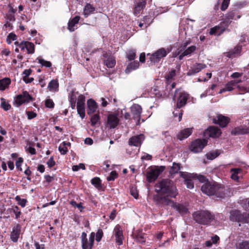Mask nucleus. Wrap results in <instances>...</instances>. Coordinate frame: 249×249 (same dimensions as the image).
Listing matches in <instances>:
<instances>
[{"instance_id":"obj_1","label":"nucleus","mask_w":249,"mask_h":249,"mask_svg":"<svg viewBox=\"0 0 249 249\" xmlns=\"http://www.w3.org/2000/svg\"><path fill=\"white\" fill-rule=\"evenodd\" d=\"M155 192L159 194L154 196L156 204L160 206H173L174 202L169 197H175L178 194L174 182L169 179H163L157 183Z\"/></svg>"},{"instance_id":"obj_2","label":"nucleus","mask_w":249,"mask_h":249,"mask_svg":"<svg viewBox=\"0 0 249 249\" xmlns=\"http://www.w3.org/2000/svg\"><path fill=\"white\" fill-rule=\"evenodd\" d=\"M201 190L208 196H214L218 198L226 197L229 192L227 188L215 182H206L202 185Z\"/></svg>"},{"instance_id":"obj_3","label":"nucleus","mask_w":249,"mask_h":249,"mask_svg":"<svg viewBox=\"0 0 249 249\" xmlns=\"http://www.w3.org/2000/svg\"><path fill=\"white\" fill-rule=\"evenodd\" d=\"M193 218L198 224L207 225L214 219V215L208 211H198L193 214Z\"/></svg>"},{"instance_id":"obj_4","label":"nucleus","mask_w":249,"mask_h":249,"mask_svg":"<svg viewBox=\"0 0 249 249\" xmlns=\"http://www.w3.org/2000/svg\"><path fill=\"white\" fill-rule=\"evenodd\" d=\"M188 94L180 89H177L175 92L173 97V100L177 101L176 107L177 108H180L184 106L188 99Z\"/></svg>"},{"instance_id":"obj_5","label":"nucleus","mask_w":249,"mask_h":249,"mask_svg":"<svg viewBox=\"0 0 249 249\" xmlns=\"http://www.w3.org/2000/svg\"><path fill=\"white\" fill-rule=\"evenodd\" d=\"M234 14L233 12H230L226 16L227 20L223 21L220 23V26H215L211 29L210 34L211 35L217 34L220 35L225 30L226 27H228L230 24V19L234 18Z\"/></svg>"},{"instance_id":"obj_6","label":"nucleus","mask_w":249,"mask_h":249,"mask_svg":"<svg viewBox=\"0 0 249 249\" xmlns=\"http://www.w3.org/2000/svg\"><path fill=\"white\" fill-rule=\"evenodd\" d=\"M94 232H91L88 241L87 234L83 232L81 235L82 247L83 249H92L95 238Z\"/></svg>"},{"instance_id":"obj_7","label":"nucleus","mask_w":249,"mask_h":249,"mask_svg":"<svg viewBox=\"0 0 249 249\" xmlns=\"http://www.w3.org/2000/svg\"><path fill=\"white\" fill-rule=\"evenodd\" d=\"M164 167H155L151 168L146 173V178L148 181L151 182L155 181L164 170Z\"/></svg>"},{"instance_id":"obj_8","label":"nucleus","mask_w":249,"mask_h":249,"mask_svg":"<svg viewBox=\"0 0 249 249\" xmlns=\"http://www.w3.org/2000/svg\"><path fill=\"white\" fill-rule=\"evenodd\" d=\"M206 144V140L197 139L192 143L190 150L195 153L199 152L202 151Z\"/></svg>"},{"instance_id":"obj_9","label":"nucleus","mask_w":249,"mask_h":249,"mask_svg":"<svg viewBox=\"0 0 249 249\" xmlns=\"http://www.w3.org/2000/svg\"><path fill=\"white\" fill-rule=\"evenodd\" d=\"M85 97L83 95L78 96L77 103V110L78 114L82 119L85 116Z\"/></svg>"},{"instance_id":"obj_10","label":"nucleus","mask_w":249,"mask_h":249,"mask_svg":"<svg viewBox=\"0 0 249 249\" xmlns=\"http://www.w3.org/2000/svg\"><path fill=\"white\" fill-rule=\"evenodd\" d=\"M167 55V52L165 49L162 48L159 49L154 53L150 55V60L151 62H158L161 58L165 57Z\"/></svg>"},{"instance_id":"obj_11","label":"nucleus","mask_w":249,"mask_h":249,"mask_svg":"<svg viewBox=\"0 0 249 249\" xmlns=\"http://www.w3.org/2000/svg\"><path fill=\"white\" fill-rule=\"evenodd\" d=\"M32 100V98L29 93L26 91H23L22 94L18 95L16 97L15 101V103L18 107L24 103H28Z\"/></svg>"},{"instance_id":"obj_12","label":"nucleus","mask_w":249,"mask_h":249,"mask_svg":"<svg viewBox=\"0 0 249 249\" xmlns=\"http://www.w3.org/2000/svg\"><path fill=\"white\" fill-rule=\"evenodd\" d=\"M221 134L220 129L216 126H210L204 132V136L206 138L212 137L217 138Z\"/></svg>"},{"instance_id":"obj_13","label":"nucleus","mask_w":249,"mask_h":249,"mask_svg":"<svg viewBox=\"0 0 249 249\" xmlns=\"http://www.w3.org/2000/svg\"><path fill=\"white\" fill-rule=\"evenodd\" d=\"M131 112L133 116L134 119H137L138 122L137 124H140V119L141 118V114L142 111L141 107L138 104H134L130 107Z\"/></svg>"},{"instance_id":"obj_14","label":"nucleus","mask_w":249,"mask_h":249,"mask_svg":"<svg viewBox=\"0 0 249 249\" xmlns=\"http://www.w3.org/2000/svg\"><path fill=\"white\" fill-rule=\"evenodd\" d=\"M188 45V43L186 42L184 43V45L183 46V47L182 48V49H180L179 51H178L177 53V54L178 55L180 54L179 56V59L181 60L182 59L183 57L185 56H187L188 55L192 53L193 52H194L196 49V47L195 46H191L189 47L188 48H187L186 50H185L183 53H181V52L182 51V50H184L187 45Z\"/></svg>"},{"instance_id":"obj_15","label":"nucleus","mask_w":249,"mask_h":249,"mask_svg":"<svg viewBox=\"0 0 249 249\" xmlns=\"http://www.w3.org/2000/svg\"><path fill=\"white\" fill-rule=\"evenodd\" d=\"M230 119L221 114H219L217 116V118H214L213 122L214 123L218 124L222 127H225L227 124L229 123Z\"/></svg>"},{"instance_id":"obj_16","label":"nucleus","mask_w":249,"mask_h":249,"mask_svg":"<svg viewBox=\"0 0 249 249\" xmlns=\"http://www.w3.org/2000/svg\"><path fill=\"white\" fill-rule=\"evenodd\" d=\"M144 139V136L143 134L132 137L129 140V144L130 145L135 146H139L141 144L142 142Z\"/></svg>"},{"instance_id":"obj_17","label":"nucleus","mask_w":249,"mask_h":249,"mask_svg":"<svg viewBox=\"0 0 249 249\" xmlns=\"http://www.w3.org/2000/svg\"><path fill=\"white\" fill-rule=\"evenodd\" d=\"M114 235L116 237V241L118 245L123 244V231L119 225H116L114 229Z\"/></svg>"},{"instance_id":"obj_18","label":"nucleus","mask_w":249,"mask_h":249,"mask_svg":"<svg viewBox=\"0 0 249 249\" xmlns=\"http://www.w3.org/2000/svg\"><path fill=\"white\" fill-rule=\"evenodd\" d=\"M20 226L18 224L13 227L10 235L11 239L13 242H17L18 241L20 233Z\"/></svg>"},{"instance_id":"obj_19","label":"nucleus","mask_w":249,"mask_h":249,"mask_svg":"<svg viewBox=\"0 0 249 249\" xmlns=\"http://www.w3.org/2000/svg\"><path fill=\"white\" fill-rule=\"evenodd\" d=\"M103 56L105 57L104 64L109 68H113L116 64V60L114 57L108 56L107 53L103 54Z\"/></svg>"},{"instance_id":"obj_20","label":"nucleus","mask_w":249,"mask_h":249,"mask_svg":"<svg viewBox=\"0 0 249 249\" xmlns=\"http://www.w3.org/2000/svg\"><path fill=\"white\" fill-rule=\"evenodd\" d=\"M133 238L137 242L143 244L145 242V234L142 231H136L132 234Z\"/></svg>"},{"instance_id":"obj_21","label":"nucleus","mask_w":249,"mask_h":249,"mask_svg":"<svg viewBox=\"0 0 249 249\" xmlns=\"http://www.w3.org/2000/svg\"><path fill=\"white\" fill-rule=\"evenodd\" d=\"M206 67V66L205 64L196 63L191 68V69L187 72V75H191L196 73Z\"/></svg>"},{"instance_id":"obj_22","label":"nucleus","mask_w":249,"mask_h":249,"mask_svg":"<svg viewBox=\"0 0 249 249\" xmlns=\"http://www.w3.org/2000/svg\"><path fill=\"white\" fill-rule=\"evenodd\" d=\"M119 119L116 115L110 114L107 117V124L110 128H115L119 124Z\"/></svg>"},{"instance_id":"obj_23","label":"nucleus","mask_w":249,"mask_h":249,"mask_svg":"<svg viewBox=\"0 0 249 249\" xmlns=\"http://www.w3.org/2000/svg\"><path fill=\"white\" fill-rule=\"evenodd\" d=\"M87 106V113L89 115H90L94 113L98 107L97 103L93 100L91 99L88 100Z\"/></svg>"},{"instance_id":"obj_24","label":"nucleus","mask_w":249,"mask_h":249,"mask_svg":"<svg viewBox=\"0 0 249 249\" xmlns=\"http://www.w3.org/2000/svg\"><path fill=\"white\" fill-rule=\"evenodd\" d=\"M231 178L236 181H238L239 177L242 176V170L240 168H232L231 169Z\"/></svg>"},{"instance_id":"obj_25","label":"nucleus","mask_w":249,"mask_h":249,"mask_svg":"<svg viewBox=\"0 0 249 249\" xmlns=\"http://www.w3.org/2000/svg\"><path fill=\"white\" fill-rule=\"evenodd\" d=\"M192 132V128H187L181 130L178 135V138L181 140L183 139L187 138Z\"/></svg>"},{"instance_id":"obj_26","label":"nucleus","mask_w":249,"mask_h":249,"mask_svg":"<svg viewBox=\"0 0 249 249\" xmlns=\"http://www.w3.org/2000/svg\"><path fill=\"white\" fill-rule=\"evenodd\" d=\"M80 19V17L76 16L70 20L68 23V29L70 32H73L74 31V26L75 24L78 23Z\"/></svg>"},{"instance_id":"obj_27","label":"nucleus","mask_w":249,"mask_h":249,"mask_svg":"<svg viewBox=\"0 0 249 249\" xmlns=\"http://www.w3.org/2000/svg\"><path fill=\"white\" fill-rule=\"evenodd\" d=\"M231 133L234 135L249 133V128L247 127H236L232 130Z\"/></svg>"},{"instance_id":"obj_28","label":"nucleus","mask_w":249,"mask_h":249,"mask_svg":"<svg viewBox=\"0 0 249 249\" xmlns=\"http://www.w3.org/2000/svg\"><path fill=\"white\" fill-rule=\"evenodd\" d=\"M139 62L137 61H134L132 62H131L127 65L125 71L126 73H128L132 70H135L138 69L139 67Z\"/></svg>"},{"instance_id":"obj_29","label":"nucleus","mask_w":249,"mask_h":249,"mask_svg":"<svg viewBox=\"0 0 249 249\" xmlns=\"http://www.w3.org/2000/svg\"><path fill=\"white\" fill-rule=\"evenodd\" d=\"M173 207H174L181 214L187 213L188 212V209L185 206L181 204L176 205L174 203V205Z\"/></svg>"},{"instance_id":"obj_30","label":"nucleus","mask_w":249,"mask_h":249,"mask_svg":"<svg viewBox=\"0 0 249 249\" xmlns=\"http://www.w3.org/2000/svg\"><path fill=\"white\" fill-rule=\"evenodd\" d=\"M94 8L90 4H87L84 9V15L85 17H87L94 11Z\"/></svg>"},{"instance_id":"obj_31","label":"nucleus","mask_w":249,"mask_h":249,"mask_svg":"<svg viewBox=\"0 0 249 249\" xmlns=\"http://www.w3.org/2000/svg\"><path fill=\"white\" fill-rule=\"evenodd\" d=\"M10 83L11 80L8 78H4L0 80V90H4Z\"/></svg>"},{"instance_id":"obj_32","label":"nucleus","mask_w":249,"mask_h":249,"mask_svg":"<svg viewBox=\"0 0 249 249\" xmlns=\"http://www.w3.org/2000/svg\"><path fill=\"white\" fill-rule=\"evenodd\" d=\"M58 83L57 80H52L49 83L48 88L50 91H55L58 89Z\"/></svg>"},{"instance_id":"obj_33","label":"nucleus","mask_w":249,"mask_h":249,"mask_svg":"<svg viewBox=\"0 0 249 249\" xmlns=\"http://www.w3.org/2000/svg\"><path fill=\"white\" fill-rule=\"evenodd\" d=\"M241 49V47L239 46H236L234 48L233 50H231L226 53V56L229 58H232L234 57V54L239 53Z\"/></svg>"},{"instance_id":"obj_34","label":"nucleus","mask_w":249,"mask_h":249,"mask_svg":"<svg viewBox=\"0 0 249 249\" xmlns=\"http://www.w3.org/2000/svg\"><path fill=\"white\" fill-rule=\"evenodd\" d=\"M180 164L177 163L175 162H174L173 163V165L171 167L170 170V174L171 175L175 174L178 172V171L180 170Z\"/></svg>"},{"instance_id":"obj_35","label":"nucleus","mask_w":249,"mask_h":249,"mask_svg":"<svg viewBox=\"0 0 249 249\" xmlns=\"http://www.w3.org/2000/svg\"><path fill=\"white\" fill-rule=\"evenodd\" d=\"M91 183L98 189H100L102 187L101 180L99 178L96 177L92 178L91 180Z\"/></svg>"},{"instance_id":"obj_36","label":"nucleus","mask_w":249,"mask_h":249,"mask_svg":"<svg viewBox=\"0 0 249 249\" xmlns=\"http://www.w3.org/2000/svg\"><path fill=\"white\" fill-rule=\"evenodd\" d=\"M26 49L28 53H33L35 51V45L30 42L26 41Z\"/></svg>"},{"instance_id":"obj_37","label":"nucleus","mask_w":249,"mask_h":249,"mask_svg":"<svg viewBox=\"0 0 249 249\" xmlns=\"http://www.w3.org/2000/svg\"><path fill=\"white\" fill-rule=\"evenodd\" d=\"M195 176L193 177L194 179H198L200 182L202 183H206L208 182V179L206 178L201 175H197L196 174H194Z\"/></svg>"},{"instance_id":"obj_38","label":"nucleus","mask_w":249,"mask_h":249,"mask_svg":"<svg viewBox=\"0 0 249 249\" xmlns=\"http://www.w3.org/2000/svg\"><path fill=\"white\" fill-rule=\"evenodd\" d=\"M1 107L4 110L7 111L10 109L11 108V105L8 104L4 99L1 98Z\"/></svg>"},{"instance_id":"obj_39","label":"nucleus","mask_w":249,"mask_h":249,"mask_svg":"<svg viewBox=\"0 0 249 249\" xmlns=\"http://www.w3.org/2000/svg\"><path fill=\"white\" fill-rule=\"evenodd\" d=\"M99 115L98 114H94V115H93L90 119L91 125L92 126H94L96 124H97L99 122Z\"/></svg>"},{"instance_id":"obj_40","label":"nucleus","mask_w":249,"mask_h":249,"mask_svg":"<svg viewBox=\"0 0 249 249\" xmlns=\"http://www.w3.org/2000/svg\"><path fill=\"white\" fill-rule=\"evenodd\" d=\"M38 63L40 64L42 66H45L47 68H50L52 66V64L50 61H46L42 58H38Z\"/></svg>"},{"instance_id":"obj_41","label":"nucleus","mask_w":249,"mask_h":249,"mask_svg":"<svg viewBox=\"0 0 249 249\" xmlns=\"http://www.w3.org/2000/svg\"><path fill=\"white\" fill-rule=\"evenodd\" d=\"M136 56V51L134 50H130L127 53V59L131 61L133 60L135 58Z\"/></svg>"},{"instance_id":"obj_42","label":"nucleus","mask_w":249,"mask_h":249,"mask_svg":"<svg viewBox=\"0 0 249 249\" xmlns=\"http://www.w3.org/2000/svg\"><path fill=\"white\" fill-rule=\"evenodd\" d=\"M179 174L180 176L184 178L185 180H187V179L190 178H193V177H195V176L194 174L184 173L182 172H180Z\"/></svg>"},{"instance_id":"obj_43","label":"nucleus","mask_w":249,"mask_h":249,"mask_svg":"<svg viewBox=\"0 0 249 249\" xmlns=\"http://www.w3.org/2000/svg\"><path fill=\"white\" fill-rule=\"evenodd\" d=\"M10 212H12L15 214L16 219H18L19 217L21 214V212L19 211V208L18 206H15L10 209Z\"/></svg>"},{"instance_id":"obj_44","label":"nucleus","mask_w":249,"mask_h":249,"mask_svg":"<svg viewBox=\"0 0 249 249\" xmlns=\"http://www.w3.org/2000/svg\"><path fill=\"white\" fill-rule=\"evenodd\" d=\"M219 153L217 151L207 153L206 156L208 159L213 160L218 156Z\"/></svg>"},{"instance_id":"obj_45","label":"nucleus","mask_w":249,"mask_h":249,"mask_svg":"<svg viewBox=\"0 0 249 249\" xmlns=\"http://www.w3.org/2000/svg\"><path fill=\"white\" fill-rule=\"evenodd\" d=\"M239 249H249V242L243 241L240 243L238 245Z\"/></svg>"},{"instance_id":"obj_46","label":"nucleus","mask_w":249,"mask_h":249,"mask_svg":"<svg viewBox=\"0 0 249 249\" xmlns=\"http://www.w3.org/2000/svg\"><path fill=\"white\" fill-rule=\"evenodd\" d=\"M193 178H190L187 179V180H184V183L186 185L187 187L189 189H193L194 187V182L192 180Z\"/></svg>"},{"instance_id":"obj_47","label":"nucleus","mask_w":249,"mask_h":249,"mask_svg":"<svg viewBox=\"0 0 249 249\" xmlns=\"http://www.w3.org/2000/svg\"><path fill=\"white\" fill-rule=\"evenodd\" d=\"M17 39L16 35L14 33H10L8 35L7 38V42L8 44L11 43V40H15Z\"/></svg>"},{"instance_id":"obj_48","label":"nucleus","mask_w":249,"mask_h":249,"mask_svg":"<svg viewBox=\"0 0 249 249\" xmlns=\"http://www.w3.org/2000/svg\"><path fill=\"white\" fill-rule=\"evenodd\" d=\"M117 177V174L116 171H112L110 173V175L108 177H107V180L108 181H112L115 179Z\"/></svg>"},{"instance_id":"obj_49","label":"nucleus","mask_w":249,"mask_h":249,"mask_svg":"<svg viewBox=\"0 0 249 249\" xmlns=\"http://www.w3.org/2000/svg\"><path fill=\"white\" fill-rule=\"evenodd\" d=\"M103 232L101 229H99L96 234V240L99 242L103 236Z\"/></svg>"},{"instance_id":"obj_50","label":"nucleus","mask_w":249,"mask_h":249,"mask_svg":"<svg viewBox=\"0 0 249 249\" xmlns=\"http://www.w3.org/2000/svg\"><path fill=\"white\" fill-rule=\"evenodd\" d=\"M176 75V70H172L170 73L166 76V80L168 82L171 79H172Z\"/></svg>"},{"instance_id":"obj_51","label":"nucleus","mask_w":249,"mask_h":249,"mask_svg":"<svg viewBox=\"0 0 249 249\" xmlns=\"http://www.w3.org/2000/svg\"><path fill=\"white\" fill-rule=\"evenodd\" d=\"M130 194L135 198H137L138 197V192L135 187H131L130 188Z\"/></svg>"},{"instance_id":"obj_52","label":"nucleus","mask_w":249,"mask_h":249,"mask_svg":"<svg viewBox=\"0 0 249 249\" xmlns=\"http://www.w3.org/2000/svg\"><path fill=\"white\" fill-rule=\"evenodd\" d=\"M45 106L47 107L53 108L54 103L53 100L50 99H46L45 101Z\"/></svg>"},{"instance_id":"obj_53","label":"nucleus","mask_w":249,"mask_h":249,"mask_svg":"<svg viewBox=\"0 0 249 249\" xmlns=\"http://www.w3.org/2000/svg\"><path fill=\"white\" fill-rule=\"evenodd\" d=\"M79 169H85V165L83 163H80L78 165H73L72 167V169L73 171H77Z\"/></svg>"},{"instance_id":"obj_54","label":"nucleus","mask_w":249,"mask_h":249,"mask_svg":"<svg viewBox=\"0 0 249 249\" xmlns=\"http://www.w3.org/2000/svg\"><path fill=\"white\" fill-rule=\"evenodd\" d=\"M230 0H223L221 6V10L224 11L228 8Z\"/></svg>"},{"instance_id":"obj_55","label":"nucleus","mask_w":249,"mask_h":249,"mask_svg":"<svg viewBox=\"0 0 249 249\" xmlns=\"http://www.w3.org/2000/svg\"><path fill=\"white\" fill-rule=\"evenodd\" d=\"M23 161V160L22 158L20 157L18 159V160L16 162V166L17 168L21 171L22 168H21V164Z\"/></svg>"},{"instance_id":"obj_56","label":"nucleus","mask_w":249,"mask_h":249,"mask_svg":"<svg viewBox=\"0 0 249 249\" xmlns=\"http://www.w3.org/2000/svg\"><path fill=\"white\" fill-rule=\"evenodd\" d=\"M146 4V1L145 0H141L140 2H138V3L136 5V7H139L140 8H141L143 9Z\"/></svg>"},{"instance_id":"obj_57","label":"nucleus","mask_w":249,"mask_h":249,"mask_svg":"<svg viewBox=\"0 0 249 249\" xmlns=\"http://www.w3.org/2000/svg\"><path fill=\"white\" fill-rule=\"evenodd\" d=\"M26 114L28 116V119L29 120L32 119L36 116V114L33 111H26Z\"/></svg>"},{"instance_id":"obj_58","label":"nucleus","mask_w":249,"mask_h":249,"mask_svg":"<svg viewBox=\"0 0 249 249\" xmlns=\"http://www.w3.org/2000/svg\"><path fill=\"white\" fill-rule=\"evenodd\" d=\"M32 71V70L30 69L25 70L22 73L23 78H27L30 75Z\"/></svg>"},{"instance_id":"obj_59","label":"nucleus","mask_w":249,"mask_h":249,"mask_svg":"<svg viewBox=\"0 0 249 249\" xmlns=\"http://www.w3.org/2000/svg\"><path fill=\"white\" fill-rule=\"evenodd\" d=\"M58 150L61 153V154L65 155L68 152V149L66 146H63V147L61 146H59L58 147Z\"/></svg>"},{"instance_id":"obj_60","label":"nucleus","mask_w":249,"mask_h":249,"mask_svg":"<svg viewBox=\"0 0 249 249\" xmlns=\"http://www.w3.org/2000/svg\"><path fill=\"white\" fill-rule=\"evenodd\" d=\"M71 204L73 206H76V207H77L78 209H80V211H81V209H83L84 207L82 206V203H80L79 204H77L76 203V202L75 201H71Z\"/></svg>"},{"instance_id":"obj_61","label":"nucleus","mask_w":249,"mask_h":249,"mask_svg":"<svg viewBox=\"0 0 249 249\" xmlns=\"http://www.w3.org/2000/svg\"><path fill=\"white\" fill-rule=\"evenodd\" d=\"M232 86H233V85L231 81H230L229 83H228L225 89L226 91H231L233 90Z\"/></svg>"},{"instance_id":"obj_62","label":"nucleus","mask_w":249,"mask_h":249,"mask_svg":"<svg viewBox=\"0 0 249 249\" xmlns=\"http://www.w3.org/2000/svg\"><path fill=\"white\" fill-rule=\"evenodd\" d=\"M47 165H48V166L51 168L52 167H53V166L55 164V162L53 160V157H51L50 159L48 160V161H47Z\"/></svg>"},{"instance_id":"obj_63","label":"nucleus","mask_w":249,"mask_h":249,"mask_svg":"<svg viewBox=\"0 0 249 249\" xmlns=\"http://www.w3.org/2000/svg\"><path fill=\"white\" fill-rule=\"evenodd\" d=\"M219 240V237L215 235L211 238V241L213 244H216L217 241Z\"/></svg>"},{"instance_id":"obj_64","label":"nucleus","mask_w":249,"mask_h":249,"mask_svg":"<svg viewBox=\"0 0 249 249\" xmlns=\"http://www.w3.org/2000/svg\"><path fill=\"white\" fill-rule=\"evenodd\" d=\"M93 142L92 139L90 138H87L85 140V143L86 144L91 145Z\"/></svg>"}]
</instances>
